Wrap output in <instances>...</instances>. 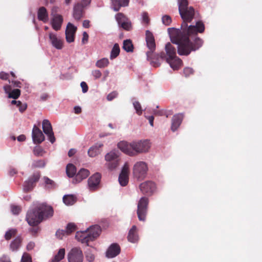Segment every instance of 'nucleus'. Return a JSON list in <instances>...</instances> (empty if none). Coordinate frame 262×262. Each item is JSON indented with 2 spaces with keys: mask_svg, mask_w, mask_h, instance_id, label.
Masks as SVG:
<instances>
[{
  "mask_svg": "<svg viewBox=\"0 0 262 262\" xmlns=\"http://www.w3.org/2000/svg\"><path fill=\"white\" fill-rule=\"evenodd\" d=\"M90 175V171L86 169L82 168L76 175L74 181L76 183L80 182L83 179H86Z\"/></svg>",
  "mask_w": 262,
  "mask_h": 262,
  "instance_id": "nucleus-28",
  "label": "nucleus"
},
{
  "mask_svg": "<svg viewBox=\"0 0 262 262\" xmlns=\"http://www.w3.org/2000/svg\"><path fill=\"white\" fill-rule=\"evenodd\" d=\"M148 171L147 164L143 161L137 162L133 167V175L138 180L145 178Z\"/></svg>",
  "mask_w": 262,
  "mask_h": 262,
  "instance_id": "nucleus-5",
  "label": "nucleus"
},
{
  "mask_svg": "<svg viewBox=\"0 0 262 262\" xmlns=\"http://www.w3.org/2000/svg\"><path fill=\"white\" fill-rule=\"evenodd\" d=\"M21 262H32V258L30 254L27 253H24Z\"/></svg>",
  "mask_w": 262,
  "mask_h": 262,
  "instance_id": "nucleus-47",
  "label": "nucleus"
},
{
  "mask_svg": "<svg viewBox=\"0 0 262 262\" xmlns=\"http://www.w3.org/2000/svg\"><path fill=\"white\" fill-rule=\"evenodd\" d=\"M139 189L142 194L151 195L156 190V184L151 181H147L140 184Z\"/></svg>",
  "mask_w": 262,
  "mask_h": 262,
  "instance_id": "nucleus-12",
  "label": "nucleus"
},
{
  "mask_svg": "<svg viewBox=\"0 0 262 262\" xmlns=\"http://www.w3.org/2000/svg\"><path fill=\"white\" fill-rule=\"evenodd\" d=\"M183 19L181 29L174 28L168 29L171 42L178 45V53L180 55L188 56L192 51H195L202 47L203 41L199 37H195L191 41V35L202 33L205 30V25L202 21H198L195 25H188L194 18V8L190 6L179 12Z\"/></svg>",
  "mask_w": 262,
  "mask_h": 262,
  "instance_id": "nucleus-1",
  "label": "nucleus"
},
{
  "mask_svg": "<svg viewBox=\"0 0 262 262\" xmlns=\"http://www.w3.org/2000/svg\"><path fill=\"white\" fill-rule=\"evenodd\" d=\"M129 0H112L113 9L115 11H118L121 7L128 6Z\"/></svg>",
  "mask_w": 262,
  "mask_h": 262,
  "instance_id": "nucleus-27",
  "label": "nucleus"
},
{
  "mask_svg": "<svg viewBox=\"0 0 262 262\" xmlns=\"http://www.w3.org/2000/svg\"><path fill=\"white\" fill-rule=\"evenodd\" d=\"M46 165V163L44 160H38L33 161L32 164V167L33 168H41L43 167Z\"/></svg>",
  "mask_w": 262,
  "mask_h": 262,
  "instance_id": "nucleus-42",
  "label": "nucleus"
},
{
  "mask_svg": "<svg viewBox=\"0 0 262 262\" xmlns=\"http://www.w3.org/2000/svg\"><path fill=\"white\" fill-rule=\"evenodd\" d=\"M76 30L77 28L73 24L70 23L68 24L66 30V39L68 42L71 43L74 41Z\"/></svg>",
  "mask_w": 262,
  "mask_h": 262,
  "instance_id": "nucleus-16",
  "label": "nucleus"
},
{
  "mask_svg": "<svg viewBox=\"0 0 262 262\" xmlns=\"http://www.w3.org/2000/svg\"><path fill=\"white\" fill-rule=\"evenodd\" d=\"M42 179L43 181V185L46 189H52L55 188L56 187V185L55 182L53 180L49 179L48 177L45 176L42 178Z\"/></svg>",
  "mask_w": 262,
  "mask_h": 262,
  "instance_id": "nucleus-30",
  "label": "nucleus"
},
{
  "mask_svg": "<svg viewBox=\"0 0 262 262\" xmlns=\"http://www.w3.org/2000/svg\"><path fill=\"white\" fill-rule=\"evenodd\" d=\"M34 227H32L30 229L29 231L31 233V234L33 236H36L39 231V228L36 226H34Z\"/></svg>",
  "mask_w": 262,
  "mask_h": 262,
  "instance_id": "nucleus-54",
  "label": "nucleus"
},
{
  "mask_svg": "<svg viewBox=\"0 0 262 262\" xmlns=\"http://www.w3.org/2000/svg\"><path fill=\"white\" fill-rule=\"evenodd\" d=\"M127 238L128 241L132 243H135L138 240L136 226H133L129 231Z\"/></svg>",
  "mask_w": 262,
  "mask_h": 262,
  "instance_id": "nucleus-29",
  "label": "nucleus"
},
{
  "mask_svg": "<svg viewBox=\"0 0 262 262\" xmlns=\"http://www.w3.org/2000/svg\"><path fill=\"white\" fill-rule=\"evenodd\" d=\"M120 247L117 243H113L110 245L106 252V256L108 258H113L120 253Z\"/></svg>",
  "mask_w": 262,
  "mask_h": 262,
  "instance_id": "nucleus-20",
  "label": "nucleus"
},
{
  "mask_svg": "<svg viewBox=\"0 0 262 262\" xmlns=\"http://www.w3.org/2000/svg\"><path fill=\"white\" fill-rule=\"evenodd\" d=\"M120 52V47L118 43H115L114 45L110 54V59H113L116 58L119 55Z\"/></svg>",
  "mask_w": 262,
  "mask_h": 262,
  "instance_id": "nucleus-36",
  "label": "nucleus"
},
{
  "mask_svg": "<svg viewBox=\"0 0 262 262\" xmlns=\"http://www.w3.org/2000/svg\"><path fill=\"white\" fill-rule=\"evenodd\" d=\"M16 231L15 229H11L7 231L5 235V238L6 240H9L11 239L12 236L15 235Z\"/></svg>",
  "mask_w": 262,
  "mask_h": 262,
  "instance_id": "nucleus-45",
  "label": "nucleus"
},
{
  "mask_svg": "<svg viewBox=\"0 0 262 262\" xmlns=\"http://www.w3.org/2000/svg\"><path fill=\"white\" fill-rule=\"evenodd\" d=\"M179 4V12L184 10L185 9L188 8V2L187 0H178Z\"/></svg>",
  "mask_w": 262,
  "mask_h": 262,
  "instance_id": "nucleus-39",
  "label": "nucleus"
},
{
  "mask_svg": "<svg viewBox=\"0 0 262 262\" xmlns=\"http://www.w3.org/2000/svg\"><path fill=\"white\" fill-rule=\"evenodd\" d=\"M42 129L44 133L47 135L50 141L53 143L55 141V138L52 130L51 123L47 119H45L42 121Z\"/></svg>",
  "mask_w": 262,
  "mask_h": 262,
  "instance_id": "nucleus-14",
  "label": "nucleus"
},
{
  "mask_svg": "<svg viewBox=\"0 0 262 262\" xmlns=\"http://www.w3.org/2000/svg\"><path fill=\"white\" fill-rule=\"evenodd\" d=\"M148 120L149 124L151 126H154V117L153 116H145Z\"/></svg>",
  "mask_w": 262,
  "mask_h": 262,
  "instance_id": "nucleus-62",
  "label": "nucleus"
},
{
  "mask_svg": "<svg viewBox=\"0 0 262 262\" xmlns=\"http://www.w3.org/2000/svg\"><path fill=\"white\" fill-rule=\"evenodd\" d=\"M109 63L107 58H103L96 62V66L99 68H103L107 67Z\"/></svg>",
  "mask_w": 262,
  "mask_h": 262,
  "instance_id": "nucleus-38",
  "label": "nucleus"
},
{
  "mask_svg": "<svg viewBox=\"0 0 262 262\" xmlns=\"http://www.w3.org/2000/svg\"><path fill=\"white\" fill-rule=\"evenodd\" d=\"M91 1L92 0H81L80 3H81L83 7L86 8L90 5Z\"/></svg>",
  "mask_w": 262,
  "mask_h": 262,
  "instance_id": "nucleus-60",
  "label": "nucleus"
},
{
  "mask_svg": "<svg viewBox=\"0 0 262 262\" xmlns=\"http://www.w3.org/2000/svg\"><path fill=\"white\" fill-rule=\"evenodd\" d=\"M9 74L4 72H0V78L2 80H8L9 78Z\"/></svg>",
  "mask_w": 262,
  "mask_h": 262,
  "instance_id": "nucleus-56",
  "label": "nucleus"
},
{
  "mask_svg": "<svg viewBox=\"0 0 262 262\" xmlns=\"http://www.w3.org/2000/svg\"><path fill=\"white\" fill-rule=\"evenodd\" d=\"M123 49L127 52H132L134 50V46L131 40L126 39L123 41Z\"/></svg>",
  "mask_w": 262,
  "mask_h": 262,
  "instance_id": "nucleus-34",
  "label": "nucleus"
},
{
  "mask_svg": "<svg viewBox=\"0 0 262 262\" xmlns=\"http://www.w3.org/2000/svg\"><path fill=\"white\" fill-rule=\"evenodd\" d=\"M92 73L95 79H98L102 76L101 72L98 70L93 71Z\"/></svg>",
  "mask_w": 262,
  "mask_h": 262,
  "instance_id": "nucleus-52",
  "label": "nucleus"
},
{
  "mask_svg": "<svg viewBox=\"0 0 262 262\" xmlns=\"http://www.w3.org/2000/svg\"><path fill=\"white\" fill-rule=\"evenodd\" d=\"M101 177L100 173H96L88 179V186L91 190H94L98 188Z\"/></svg>",
  "mask_w": 262,
  "mask_h": 262,
  "instance_id": "nucleus-18",
  "label": "nucleus"
},
{
  "mask_svg": "<svg viewBox=\"0 0 262 262\" xmlns=\"http://www.w3.org/2000/svg\"><path fill=\"white\" fill-rule=\"evenodd\" d=\"M146 45L149 51L146 52L147 59L150 61L155 67L160 66L161 63L159 61V54L155 53L156 43L154 35L151 32L147 30L146 31Z\"/></svg>",
  "mask_w": 262,
  "mask_h": 262,
  "instance_id": "nucleus-3",
  "label": "nucleus"
},
{
  "mask_svg": "<svg viewBox=\"0 0 262 262\" xmlns=\"http://www.w3.org/2000/svg\"><path fill=\"white\" fill-rule=\"evenodd\" d=\"M154 114L157 116H163L164 114V112L163 110H154Z\"/></svg>",
  "mask_w": 262,
  "mask_h": 262,
  "instance_id": "nucleus-63",
  "label": "nucleus"
},
{
  "mask_svg": "<svg viewBox=\"0 0 262 262\" xmlns=\"http://www.w3.org/2000/svg\"><path fill=\"white\" fill-rule=\"evenodd\" d=\"M129 166L127 163H125L122 168L121 172L119 176V182L122 186H125L128 183Z\"/></svg>",
  "mask_w": 262,
  "mask_h": 262,
  "instance_id": "nucleus-15",
  "label": "nucleus"
},
{
  "mask_svg": "<svg viewBox=\"0 0 262 262\" xmlns=\"http://www.w3.org/2000/svg\"><path fill=\"white\" fill-rule=\"evenodd\" d=\"M49 35L52 46L57 49H61L63 47V41L57 38L56 34L52 32L49 33Z\"/></svg>",
  "mask_w": 262,
  "mask_h": 262,
  "instance_id": "nucleus-22",
  "label": "nucleus"
},
{
  "mask_svg": "<svg viewBox=\"0 0 262 262\" xmlns=\"http://www.w3.org/2000/svg\"><path fill=\"white\" fill-rule=\"evenodd\" d=\"M126 31H130L132 29V25L130 20L123 22L121 25L119 26Z\"/></svg>",
  "mask_w": 262,
  "mask_h": 262,
  "instance_id": "nucleus-43",
  "label": "nucleus"
},
{
  "mask_svg": "<svg viewBox=\"0 0 262 262\" xmlns=\"http://www.w3.org/2000/svg\"><path fill=\"white\" fill-rule=\"evenodd\" d=\"M118 147L125 154L130 156H135L139 154L148 151L150 148V144L147 140L131 143L121 141L118 143Z\"/></svg>",
  "mask_w": 262,
  "mask_h": 262,
  "instance_id": "nucleus-2",
  "label": "nucleus"
},
{
  "mask_svg": "<svg viewBox=\"0 0 262 262\" xmlns=\"http://www.w3.org/2000/svg\"><path fill=\"white\" fill-rule=\"evenodd\" d=\"M142 21L144 23L147 25L149 23V18L148 17V13L146 12H144L142 13Z\"/></svg>",
  "mask_w": 262,
  "mask_h": 262,
  "instance_id": "nucleus-49",
  "label": "nucleus"
},
{
  "mask_svg": "<svg viewBox=\"0 0 262 262\" xmlns=\"http://www.w3.org/2000/svg\"><path fill=\"white\" fill-rule=\"evenodd\" d=\"M17 107L19 108V110L20 112H24L27 108V105L26 103H22L20 105H17Z\"/></svg>",
  "mask_w": 262,
  "mask_h": 262,
  "instance_id": "nucleus-57",
  "label": "nucleus"
},
{
  "mask_svg": "<svg viewBox=\"0 0 262 262\" xmlns=\"http://www.w3.org/2000/svg\"><path fill=\"white\" fill-rule=\"evenodd\" d=\"M166 61L169 64L170 67L174 70H179L183 64L182 60L177 56H176L172 59H170L169 61Z\"/></svg>",
  "mask_w": 262,
  "mask_h": 262,
  "instance_id": "nucleus-25",
  "label": "nucleus"
},
{
  "mask_svg": "<svg viewBox=\"0 0 262 262\" xmlns=\"http://www.w3.org/2000/svg\"><path fill=\"white\" fill-rule=\"evenodd\" d=\"M53 10L54 9H53L52 12V15H53V18L51 20L52 27L55 31H58L61 29V27L63 22V18L61 15L53 14Z\"/></svg>",
  "mask_w": 262,
  "mask_h": 262,
  "instance_id": "nucleus-21",
  "label": "nucleus"
},
{
  "mask_svg": "<svg viewBox=\"0 0 262 262\" xmlns=\"http://www.w3.org/2000/svg\"><path fill=\"white\" fill-rule=\"evenodd\" d=\"M103 146L102 143H98L94 146L91 147L88 150V155L91 157H95L97 155L100 154L101 148Z\"/></svg>",
  "mask_w": 262,
  "mask_h": 262,
  "instance_id": "nucleus-24",
  "label": "nucleus"
},
{
  "mask_svg": "<svg viewBox=\"0 0 262 262\" xmlns=\"http://www.w3.org/2000/svg\"><path fill=\"white\" fill-rule=\"evenodd\" d=\"M37 17L39 20H41L43 23H47L48 21V13L45 7H41L38 9L37 12Z\"/></svg>",
  "mask_w": 262,
  "mask_h": 262,
  "instance_id": "nucleus-26",
  "label": "nucleus"
},
{
  "mask_svg": "<svg viewBox=\"0 0 262 262\" xmlns=\"http://www.w3.org/2000/svg\"><path fill=\"white\" fill-rule=\"evenodd\" d=\"M20 95V90L16 89L12 90L11 92L8 94V97L10 98H13L14 99H17Z\"/></svg>",
  "mask_w": 262,
  "mask_h": 262,
  "instance_id": "nucleus-41",
  "label": "nucleus"
},
{
  "mask_svg": "<svg viewBox=\"0 0 262 262\" xmlns=\"http://www.w3.org/2000/svg\"><path fill=\"white\" fill-rule=\"evenodd\" d=\"M162 23L166 26L170 25L172 21L171 17L167 15H164L162 18Z\"/></svg>",
  "mask_w": 262,
  "mask_h": 262,
  "instance_id": "nucleus-46",
  "label": "nucleus"
},
{
  "mask_svg": "<svg viewBox=\"0 0 262 262\" xmlns=\"http://www.w3.org/2000/svg\"><path fill=\"white\" fill-rule=\"evenodd\" d=\"M89 35L86 32H84L83 33V37L82 39V42L83 44L85 43L88 40Z\"/></svg>",
  "mask_w": 262,
  "mask_h": 262,
  "instance_id": "nucleus-59",
  "label": "nucleus"
},
{
  "mask_svg": "<svg viewBox=\"0 0 262 262\" xmlns=\"http://www.w3.org/2000/svg\"><path fill=\"white\" fill-rule=\"evenodd\" d=\"M115 18L119 26L121 25L123 22H125L129 20V19L122 13H117L115 15Z\"/></svg>",
  "mask_w": 262,
  "mask_h": 262,
  "instance_id": "nucleus-37",
  "label": "nucleus"
},
{
  "mask_svg": "<svg viewBox=\"0 0 262 262\" xmlns=\"http://www.w3.org/2000/svg\"><path fill=\"white\" fill-rule=\"evenodd\" d=\"M76 229L77 226L74 223H70L67 225L65 231L67 235H69L76 231Z\"/></svg>",
  "mask_w": 262,
  "mask_h": 262,
  "instance_id": "nucleus-40",
  "label": "nucleus"
},
{
  "mask_svg": "<svg viewBox=\"0 0 262 262\" xmlns=\"http://www.w3.org/2000/svg\"><path fill=\"white\" fill-rule=\"evenodd\" d=\"M65 234H66V232L63 230H58L56 232V237L59 239H62Z\"/></svg>",
  "mask_w": 262,
  "mask_h": 262,
  "instance_id": "nucleus-51",
  "label": "nucleus"
},
{
  "mask_svg": "<svg viewBox=\"0 0 262 262\" xmlns=\"http://www.w3.org/2000/svg\"><path fill=\"white\" fill-rule=\"evenodd\" d=\"M193 70L189 67L185 68L183 70V73L185 77H188L193 74Z\"/></svg>",
  "mask_w": 262,
  "mask_h": 262,
  "instance_id": "nucleus-48",
  "label": "nucleus"
},
{
  "mask_svg": "<svg viewBox=\"0 0 262 262\" xmlns=\"http://www.w3.org/2000/svg\"><path fill=\"white\" fill-rule=\"evenodd\" d=\"M177 56V50L170 42H167L165 46V52L162 51L159 54V59L169 61Z\"/></svg>",
  "mask_w": 262,
  "mask_h": 262,
  "instance_id": "nucleus-7",
  "label": "nucleus"
},
{
  "mask_svg": "<svg viewBox=\"0 0 262 262\" xmlns=\"http://www.w3.org/2000/svg\"><path fill=\"white\" fill-rule=\"evenodd\" d=\"M118 95V93L117 92L114 91L111 93H110L107 96V99L109 101H111L116 98Z\"/></svg>",
  "mask_w": 262,
  "mask_h": 262,
  "instance_id": "nucleus-55",
  "label": "nucleus"
},
{
  "mask_svg": "<svg viewBox=\"0 0 262 262\" xmlns=\"http://www.w3.org/2000/svg\"><path fill=\"white\" fill-rule=\"evenodd\" d=\"M11 211L14 214H18L21 211V208L19 206H11Z\"/></svg>",
  "mask_w": 262,
  "mask_h": 262,
  "instance_id": "nucleus-50",
  "label": "nucleus"
},
{
  "mask_svg": "<svg viewBox=\"0 0 262 262\" xmlns=\"http://www.w3.org/2000/svg\"><path fill=\"white\" fill-rule=\"evenodd\" d=\"M21 243L20 237H17L15 238L11 243L10 247L12 251H16L20 247Z\"/></svg>",
  "mask_w": 262,
  "mask_h": 262,
  "instance_id": "nucleus-35",
  "label": "nucleus"
},
{
  "mask_svg": "<svg viewBox=\"0 0 262 262\" xmlns=\"http://www.w3.org/2000/svg\"><path fill=\"white\" fill-rule=\"evenodd\" d=\"M26 219L31 226H37L42 221L41 215L38 214L35 208L28 211Z\"/></svg>",
  "mask_w": 262,
  "mask_h": 262,
  "instance_id": "nucleus-9",
  "label": "nucleus"
},
{
  "mask_svg": "<svg viewBox=\"0 0 262 262\" xmlns=\"http://www.w3.org/2000/svg\"><path fill=\"white\" fill-rule=\"evenodd\" d=\"M82 4L80 3H77L75 4L73 7V16L77 20H79L84 14V8Z\"/></svg>",
  "mask_w": 262,
  "mask_h": 262,
  "instance_id": "nucleus-19",
  "label": "nucleus"
},
{
  "mask_svg": "<svg viewBox=\"0 0 262 262\" xmlns=\"http://www.w3.org/2000/svg\"><path fill=\"white\" fill-rule=\"evenodd\" d=\"M83 93H86L88 91V86L86 82L83 81L80 84Z\"/></svg>",
  "mask_w": 262,
  "mask_h": 262,
  "instance_id": "nucleus-58",
  "label": "nucleus"
},
{
  "mask_svg": "<svg viewBox=\"0 0 262 262\" xmlns=\"http://www.w3.org/2000/svg\"><path fill=\"white\" fill-rule=\"evenodd\" d=\"M101 229L98 225L91 226L85 231L79 233H77L76 237L82 244L89 245V243L95 239L100 234Z\"/></svg>",
  "mask_w": 262,
  "mask_h": 262,
  "instance_id": "nucleus-4",
  "label": "nucleus"
},
{
  "mask_svg": "<svg viewBox=\"0 0 262 262\" xmlns=\"http://www.w3.org/2000/svg\"><path fill=\"white\" fill-rule=\"evenodd\" d=\"M65 249L61 248L59 250L58 253L54 256L51 260V262H59L64 257Z\"/></svg>",
  "mask_w": 262,
  "mask_h": 262,
  "instance_id": "nucleus-32",
  "label": "nucleus"
},
{
  "mask_svg": "<svg viewBox=\"0 0 262 262\" xmlns=\"http://www.w3.org/2000/svg\"><path fill=\"white\" fill-rule=\"evenodd\" d=\"M183 116L182 114L174 115L172 118L171 129L172 132L176 131L181 125Z\"/></svg>",
  "mask_w": 262,
  "mask_h": 262,
  "instance_id": "nucleus-23",
  "label": "nucleus"
},
{
  "mask_svg": "<svg viewBox=\"0 0 262 262\" xmlns=\"http://www.w3.org/2000/svg\"><path fill=\"white\" fill-rule=\"evenodd\" d=\"M69 262H83V254L79 247H74L71 249L67 255Z\"/></svg>",
  "mask_w": 262,
  "mask_h": 262,
  "instance_id": "nucleus-10",
  "label": "nucleus"
},
{
  "mask_svg": "<svg viewBox=\"0 0 262 262\" xmlns=\"http://www.w3.org/2000/svg\"><path fill=\"white\" fill-rule=\"evenodd\" d=\"M40 177L39 172H36L33 174L27 181H26L23 185V190L25 192L31 191L36 186V183L38 181Z\"/></svg>",
  "mask_w": 262,
  "mask_h": 262,
  "instance_id": "nucleus-11",
  "label": "nucleus"
},
{
  "mask_svg": "<svg viewBox=\"0 0 262 262\" xmlns=\"http://www.w3.org/2000/svg\"><path fill=\"white\" fill-rule=\"evenodd\" d=\"M12 83L14 87L21 88V83L18 81H12Z\"/></svg>",
  "mask_w": 262,
  "mask_h": 262,
  "instance_id": "nucleus-64",
  "label": "nucleus"
},
{
  "mask_svg": "<svg viewBox=\"0 0 262 262\" xmlns=\"http://www.w3.org/2000/svg\"><path fill=\"white\" fill-rule=\"evenodd\" d=\"M66 172L69 177H73L76 172V167L72 164H68L66 167Z\"/></svg>",
  "mask_w": 262,
  "mask_h": 262,
  "instance_id": "nucleus-33",
  "label": "nucleus"
},
{
  "mask_svg": "<svg viewBox=\"0 0 262 262\" xmlns=\"http://www.w3.org/2000/svg\"><path fill=\"white\" fill-rule=\"evenodd\" d=\"M63 202L67 205H72L76 202V198L72 194L65 195L63 197Z\"/></svg>",
  "mask_w": 262,
  "mask_h": 262,
  "instance_id": "nucleus-31",
  "label": "nucleus"
},
{
  "mask_svg": "<svg viewBox=\"0 0 262 262\" xmlns=\"http://www.w3.org/2000/svg\"><path fill=\"white\" fill-rule=\"evenodd\" d=\"M148 199L145 196L142 197L138 201L137 213L140 221H145L147 214Z\"/></svg>",
  "mask_w": 262,
  "mask_h": 262,
  "instance_id": "nucleus-6",
  "label": "nucleus"
},
{
  "mask_svg": "<svg viewBox=\"0 0 262 262\" xmlns=\"http://www.w3.org/2000/svg\"><path fill=\"white\" fill-rule=\"evenodd\" d=\"M4 89L6 93L9 94L12 91V88L11 85H6L4 86Z\"/></svg>",
  "mask_w": 262,
  "mask_h": 262,
  "instance_id": "nucleus-61",
  "label": "nucleus"
},
{
  "mask_svg": "<svg viewBox=\"0 0 262 262\" xmlns=\"http://www.w3.org/2000/svg\"><path fill=\"white\" fill-rule=\"evenodd\" d=\"M42 152V149L39 146L35 147L33 150L34 154L37 156H41Z\"/></svg>",
  "mask_w": 262,
  "mask_h": 262,
  "instance_id": "nucleus-53",
  "label": "nucleus"
},
{
  "mask_svg": "<svg viewBox=\"0 0 262 262\" xmlns=\"http://www.w3.org/2000/svg\"><path fill=\"white\" fill-rule=\"evenodd\" d=\"M133 105L136 111L137 114L139 115H141L142 114V110L139 102L135 101L133 103Z\"/></svg>",
  "mask_w": 262,
  "mask_h": 262,
  "instance_id": "nucleus-44",
  "label": "nucleus"
},
{
  "mask_svg": "<svg viewBox=\"0 0 262 262\" xmlns=\"http://www.w3.org/2000/svg\"><path fill=\"white\" fill-rule=\"evenodd\" d=\"M35 208L41 215L42 221L52 217L53 215V208L46 203L39 204Z\"/></svg>",
  "mask_w": 262,
  "mask_h": 262,
  "instance_id": "nucleus-8",
  "label": "nucleus"
},
{
  "mask_svg": "<svg viewBox=\"0 0 262 262\" xmlns=\"http://www.w3.org/2000/svg\"><path fill=\"white\" fill-rule=\"evenodd\" d=\"M105 160L107 162V167L113 170L116 168L119 165V157L118 155L114 151H111L105 156Z\"/></svg>",
  "mask_w": 262,
  "mask_h": 262,
  "instance_id": "nucleus-13",
  "label": "nucleus"
},
{
  "mask_svg": "<svg viewBox=\"0 0 262 262\" xmlns=\"http://www.w3.org/2000/svg\"><path fill=\"white\" fill-rule=\"evenodd\" d=\"M45 136L41 130L34 125L32 129V139L35 144H40L45 140Z\"/></svg>",
  "mask_w": 262,
  "mask_h": 262,
  "instance_id": "nucleus-17",
  "label": "nucleus"
}]
</instances>
